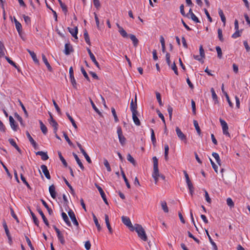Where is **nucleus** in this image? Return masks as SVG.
Listing matches in <instances>:
<instances>
[{
    "mask_svg": "<svg viewBox=\"0 0 250 250\" xmlns=\"http://www.w3.org/2000/svg\"><path fill=\"white\" fill-rule=\"evenodd\" d=\"M135 230L137 233L138 236L143 241H146L147 240L145 229L141 225L135 224L134 228L131 230Z\"/></svg>",
    "mask_w": 250,
    "mask_h": 250,
    "instance_id": "1",
    "label": "nucleus"
},
{
    "mask_svg": "<svg viewBox=\"0 0 250 250\" xmlns=\"http://www.w3.org/2000/svg\"><path fill=\"white\" fill-rule=\"evenodd\" d=\"M153 162V172L152 177L155 180V183L157 184L158 181V178L160 176L158 169V160L156 156L152 158Z\"/></svg>",
    "mask_w": 250,
    "mask_h": 250,
    "instance_id": "2",
    "label": "nucleus"
},
{
    "mask_svg": "<svg viewBox=\"0 0 250 250\" xmlns=\"http://www.w3.org/2000/svg\"><path fill=\"white\" fill-rule=\"evenodd\" d=\"M117 134L120 144L122 146H124L125 143L126 139L123 134L121 126H118L117 127Z\"/></svg>",
    "mask_w": 250,
    "mask_h": 250,
    "instance_id": "3",
    "label": "nucleus"
},
{
    "mask_svg": "<svg viewBox=\"0 0 250 250\" xmlns=\"http://www.w3.org/2000/svg\"><path fill=\"white\" fill-rule=\"evenodd\" d=\"M221 125L222 127L223 134L228 137H230V134L228 132V125L227 123L222 119H219Z\"/></svg>",
    "mask_w": 250,
    "mask_h": 250,
    "instance_id": "4",
    "label": "nucleus"
},
{
    "mask_svg": "<svg viewBox=\"0 0 250 250\" xmlns=\"http://www.w3.org/2000/svg\"><path fill=\"white\" fill-rule=\"evenodd\" d=\"M175 131L176 132V134L178 137V138L182 141H184L185 143L187 142V137L186 135L182 132L181 129L178 127H176Z\"/></svg>",
    "mask_w": 250,
    "mask_h": 250,
    "instance_id": "5",
    "label": "nucleus"
},
{
    "mask_svg": "<svg viewBox=\"0 0 250 250\" xmlns=\"http://www.w3.org/2000/svg\"><path fill=\"white\" fill-rule=\"evenodd\" d=\"M53 228L57 234V236H58V239L60 241L62 245H64L65 243V240H64V239L62 234L61 233L60 230L55 226H54Z\"/></svg>",
    "mask_w": 250,
    "mask_h": 250,
    "instance_id": "6",
    "label": "nucleus"
},
{
    "mask_svg": "<svg viewBox=\"0 0 250 250\" xmlns=\"http://www.w3.org/2000/svg\"><path fill=\"white\" fill-rule=\"evenodd\" d=\"M137 95L135 94L134 102H133V99L131 100L130 103V110L132 113L138 112L137 110Z\"/></svg>",
    "mask_w": 250,
    "mask_h": 250,
    "instance_id": "7",
    "label": "nucleus"
},
{
    "mask_svg": "<svg viewBox=\"0 0 250 250\" xmlns=\"http://www.w3.org/2000/svg\"><path fill=\"white\" fill-rule=\"evenodd\" d=\"M122 220L123 223L126 225L127 227H129L130 229H132L134 227L132 226L131 222L129 218L126 216H123L122 217Z\"/></svg>",
    "mask_w": 250,
    "mask_h": 250,
    "instance_id": "8",
    "label": "nucleus"
},
{
    "mask_svg": "<svg viewBox=\"0 0 250 250\" xmlns=\"http://www.w3.org/2000/svg\"><path fill=\"white\" fill-rule=\"evenodd\" d=\"M68 214L69 216L72 221L73 222V224L77 227H78L79 223L77 220V219L75 216V214L74 213V212L71 209H70L68 212Z\"/></svg>",
    "mask_w": 250,
    "mask_h": 250,
    "instance_id": "9",
    "label": "nucleus"
},
{
    "mask_svg": "<svg viewBox=\"0 0 250 250\" xmlns=\"http://www.w3.org/2000/svg\"><path fill=\"white\" fill-rule=\"evenodd\" d=\"M96 187L97 188V189H98L101 195V197H102L104 202L106 204V205H108V202H107V200L106 198V196H105V194L104 191V190H103L102 188L99 186L98 184H95Z\"/></svg>",
    "mask_w": 250,
    "mask_h": 250,
    "instance_id": "10",
    "label": "nucleus"
},
{
    "mask_svg": "<svg viewBox=\"0 0 250 250\" xmlns=\"http://www.w3.org/2000/svg\"><path fill=\"white\" fill-rule=\"evenodd\" d=\"M87 52L89 55L90 58L92 61L94 63V64L96 65V66L100 69V67L99 65V64L98 62L96 61V58L93 55V54L91 52L90 49L88 48H87Z\"/></svg>",
    "mask_w": 250,
    "mask_h": 250,
    "instance_id": "11",
    "label": "nucleus"
},
{
    "mask_svg": "<svg viewBox=\"0 0 250 250\" xmlns=\"http://www.w3.org/2000/svg\"><path fill=\"white\" fill-rule=\"evenodd\" d=\"M73 51V49L72 45L69 43H67L65 44L64 53L66 55H68L71 52Z\"/></svg>",
    "mask_w": 250,
    "mask_h": 250,
    "instance_id": "12",
    "label": "nucleus"
},
{
    "mask_svg": "<svg viewBox=\"0 0 250 250\" xmlns=\"http://www.w3.org/2000/svg\"><path fill=\"white\" fill-rule=\"evenodd\" d=\"M41 168L42 170L43 173L45 175V177L47 179H50L51 176H50L49 170H48L47 167L44 165H42L41 166Z\"/></svg>",
    "mask_w": 250,
    "mask_h": 250,
    "instance_id": "13",
    "label": "nucleus"
},
{
    "mask_svg": "<svg viewBox=\"0 0 250 250\" xmlns=\"http://www.w3.org/2000/svg\"><path fill=\"white\" fill-rule=\"evenodd\" d=\"M68 30L71 35L75 39H78L77 34L78 32V27H75L74 28L68 27Z\"/></svg>",
    "mask_w": 250,
    "mask_h": 250,
    "instance_id": "14",
    "label": "nucleus"
},
{
    "mask_svg": "<svg viewBox=\"0 0 250 250\" xmlns=\"http://www.w3.org/2000/svg\"><path fill=\"white\" fill-rule=\"evenodd\" d=\"M49 191L52 198L55 199L56 197L57 193L55 191V187L54 185L50 186L49 187Z\"/></svg>",
    "mask_w": 250,
    "mask_h": 250,
    "instance_id": "15",
    "label": "nucleus"
},
{
    "mask_svg": "<svg viewBox=\"0 0 250 250\" xmlns=\"http://www.w3.org/2000/svg\"><path fill=\"white\" fill-rule=\"evenodd\" d=\"M35 153L37 155H40L41 156V159L43 161L47 160L48 159V156L47 154V152H45L43 151H37L35 152Z\"/></svg>",
    "mask_w": 250,
    "mask_h": 250,
    "instance_id": "16",
    "label": "nucleus"
},
{
    "mask_svg": "<svg viewBox=\"0 0 250 250\" xmlns=\"http://www.w3.org/2000/svg\"><path fill=\"white\" fill-rule=\"evenodd\" d=\"M9 122L11 128L14 130L16 131L18 128V125L15 123V121L13 118L11 116H9Z\"/></svg>",
    "mask_w": 250,
    "mask_h": 250,
    "instance_id": "17",
    "label": "nucleus"
},
{
    "mask_svg": "<svg viewBox=\"0 0 250 250\" xmlns=\"http://www.w3.org/2000/svg\"><path fill=\"white\" fill-rule=\"evenodd\" d=\"M72 154H73L74 157L75 158L78 165L80 167V168L82 170H84V166H83L82 162L81 161L80 159H79V158L78 157L77 155L74 152H73Z\"/></svg>",
    "mask_w": 250,
    "mask_h": 250,
    "instance_id": "18",
    "label": "nucleus"
},
{
    "mask_svg": "<svg viewBox=\"0 0 250 250\" xmlns=\"http://www.w3.org/2000/svg\"><path fill=\"white\" fill-rule=\"evenodd\" d=\"M104 217H105V222L107 228L109 230V233L112 234L113 232V230L112 229V228H111L110 223H109V217H108V215L105 214Z\"/></svg>",
    "mask_w": 250,
    "mask_h": 250,
    "instance_id": "19",
    "label": "nucleus"
},
{
    "mask_svg": "<svg viewBox=\"0 0 250 250\" xmlns=\"http://www.w3.org/2000/svg\"><path fill=\"white\" fill-rule=\"evenodd\" d=\"M132 113V119H133L134 124L137 126L140 125L141 122L140 121V120L138 119V118L137 116L138 112H135V113L133 112Z\"/></svg>",
    "mask_w": 250,
    "mask_h": 250,
    "instance_id": "20",
    "label": "nucleus"
},
{
    "mask_svg": "<svg viewBox=\"0 0 250 250\" xmlns=\"http://www.w3.org/2000/svg\"><path fill=\"white\" fill-rule=\"evenodd\" d=\"M42 61L46 65V67H47L48 70L50 72L52 71V68L51 67V65H50L49 63L48 62L47 58H46L45 56L42 54Z\"/></svg>",
    "mask_w": 250,
    "mask_h": 250,
    "instance_id": "21",
    "label": "nucleus"
},
{
    "mask_svg": "<svg viewBox=\"0 0 250 250\" xmlns=\"http://www.w3.org/2000/svg\"><path fill=\"white\" fill-rule=\"evenodd\" d=\"M206 232L207 235L208 236V239L209 240V242H210L211 244L212 245V246L213 247L214 250H218V248H217V245L214 243V242L212 240V238H211L210 236L209 235V234L208 233V230L206 229Z\"/></svg>",
    "mask_w": 250,
    "mask_h": 250,
    "instance_id": "22",
    "label": "nucleus"
},
{
    "mask_svg": "<svg viewBox=\"0 0 250 250\" xmlns=\"http://www.w3.org/2000/svg\"><path fill=\"white\" fill-rule=\"evenodd\" d=\"M39 123L40 124L41 130L44 135H46L47 133V128L46 126L43 124L42 121L40 120Z\"/></svg>",
    "mask_w": 250,
    "mask_h": 250,
    "instance_id": "23",
    "label": "nucleus"
},
{
    "mask_svg": "<svg viewBox=\"0 0 250 250\" xmlns=\"http://www.w3.org/2000/svg\"><path fill=\"white\" fill-rule=\"evenodd\" d=\"M188 14L190 15V18L194 21L197 23L200 22V21L198 20V18L192 12L191 9H189Z\"/></svg>",
    "mask_w": 250,
    "mask_h": 250,
    "instance_id": "24",
    "label": "nucleus"
},
{
    "mask_svg": "<svg viewBox=\"0 0 250 250\" xmlns=\"http://www.w3.org/2000/svg\"><path fill=\"white\" fill-rule=\"evenodd\" d=\"M62 217L64 220V221L65 222V223L69 227L71 226V224L69 220L68 217L66 214L65 212H62Z\"/></svg>",
    "mask_w": 250,
    "mask_h": 250,
    "instance_id": "25",
    "label": "nucleus"
},
{
    "mask_svg": "<svg viewBox=\"0 0 250 250\" xmlns=\"http://www.w3.org/2000/svg\"><path fill=\"white\" fill-rule=\"evenodd\" d=\"M129 36V37H130L131 40L133 42V45L135 47L137 46L138 44V42H139L138 40L136 38V37H135V36L134 35L130 34Z\"/></svg>",
    "mask_w": 250,
    "mask_h": 250,
    "instance_id": "26",
    "label": "nucleus"
},
{
    "mask_svg": "<svg viewBox=\"0 0 250 250\" xmlns=\"http://www.w3.org/2000/svg\"><path fill=\"white\" fill-rule=\"evenodd\" d=\"M92 216H93V220H94V222L95 224V225L96 226V227L97 228V229L99 231H101V229H102V228L100 226V224L99 223V222H98V219L97 218L96 216H95V215L94 214H92Z\"/></svg>",
    "mask_w": 250,
    "mask_h": 250,
    "instance_id": "27",
    "label": "nucleus"
},
{
    "mask_svg": "<svg viewBox=\"0 0 250 250\" xmlns=\"http://www.w3.org/2000/svg\"><path fill=\"white\" fill-rule=\"evenodd\" d=\"M120 169H121V173H122V175L123 176V178L125 183V184H126V187H127V188H130V185L128 181V180L126 178V176H125V175L124 172V171L123 170V169L121 167H120Z\"/></svg>",
    "mask_w": 250,
    "mask_h": 250,
    "instance_id": "28",
    "label": "nucleus"
},
{
    "mask_svg": "<svg viewBox=\"0 0 250 250\" xmlns=\"http://www.w3.org/2000/svg\"><path fill=\"white\" fill-rule=\"evenodd\" d=\"M5 47L3 44L0 42V58L3 57L5 56Z\"/></svg>",
    "mask_w": 250,
    "mask_h": 250,
    "instance_id": "29",
    "label": "nucleus"
},
{
    "mask_svg": "<svg viewBox=\"0 0 250 250\" xmlns=\"http://www.w3.org/2000/svg\"><path fill=\"white\" fill-rule=\"evenodd\" d=\"M83 36H84V40H85V42L88 45H90L91 42H90V39H89V35H88V32L86 31V30H85L84 31Z\"/></svg>",
    "mask_w": 250,
    "mask_h": 250,
    "instance_id": "30",
    "label": "nucleus"
},
{
    "mask_svg": "<svg viewBox=\"0 0 250 250\" xmlns=\"http://www.w3.org/2000/svg\"><path fill=\"white\" fill-rule=\"evenodd\" d=\"M38 211H39L40 214L41 215V216L42 218V220H43L44 223H45V224L46 226H49V223H48L46 218L45 217V215H44L43 212L42 211V210L40 209L38 210Z\"/></svg>",
    "mask_w": 250,
    "mask_h": 250,
    "instance_id": "31",
    "label": "nucleus"
},
{
    "mask_svg": "<svg viewBox=\"0 0 250 250\" xmlns=\"http://www.w3.org/2000/svg\"><path fill=\"white\" fill-rule=\"evenodd\" d=\"M151 131V139L153 144V145L155 146L156 144V140L154 132L153 129H150Z\"/></svg>",
    "mask_w": 250,
    "mask_h": 250,
    "instance_id": "32",
    "label": "nucleus"
},
{
    "mask_svg": "<svg viewBox=\"0 0 250 250\" xmlns=\"http://www.w3.org/2000/svg\"><path fill=\"white\" fill-rule=\"evenodd\" d=\"M42 202L43 205L47 209L49 214L52 215L53 214V210H52V209L49 207L47 203L43 200H42Z\"/></svg>",
    "mask_w": 250,
    "mask_h": 250,
    "instance_id": "33",
    "label": "nucleus"
},
{
    "mask_svg": "<svg viewBox=\"0 0 250 250\" xmlns=\"http://www.w3.org/2000/svg\"><path fill=\"white\" fill-rule=\"evenodd\" d=\"M210 91L211 92L212 98L213 100H214L215 103V104L216 103H218V99H217V96L216 94L215 90L213 89V88H211Z\"/></svg>",
    "mask_w": 250,
    "mask_h": 250,
    "instance_id": "34",
    "label": "nucleus"
},
{
    "mask_svg": "<svg viewBox=\"0 0 250 250\" xmlns=\"http://www.w3.org/2000/svg\"><path fill=\"white\" fill-rule=\"evenodd\" d=\"M212 155L215 158L217 163L220 166L221 165V160L220 159V157H219L218 154L216 152H213L212 153Z\"/></svg>",
    "mask_w": 250,
    "mask_h": 250,
    "instance_id": "35",
    "label": "nucleus"
},
{
    "mask_svg": "<svg viewBox=\"0 0 250 250\" xmlns=\"http://www.w3.org/2000/svg\"><path fill=\"white\" fill-rule=\"evenodd\" d=\"M218 13H219V15L221 19V21H222V22L224 23V25H225V23H226V18H225V16L223 13V11L219 9V11H218Z\"/></svg>",
    "mask_w": 250,
    "mask_h": 250,
    "instance_id": "36",
    "label": "nucleus"
},
{
    "mask_svg": "<svg viewBox=\"0 0 250 250\" xmlns=\"http://www.w3.org/2000/svg\"><path fill=\"white\" fill-rule=\"evenodd\" d=\"M66 116H67L68 118L69 119V120H70V121L71 122V123H72V125L73 126V127L75 128V129H77V125L75 123V122L74 121V120L73 119V118L69 115V113H66Z\"/></svg>",
    "mask_w": 250,
    "mask_h": 250,
    "instance_id": "37",
    "label": "nucleus"
},
{
    "mask_svg": "<svg viewBox=\"0 0 250 250\" xmlns=\"http://www.w3.org/2000/svg\"><path fill=\"white\" fill-rule=\"evenodd\" d=\"M161 207L165 212H168V208L167 206V204L166 201H162L161 203Z\"/></svg>",
    "mask_w": 250,
    "mask_h": 250,
    "instance_id": "38",
    "label": "nucleus"
},
{
    "mask_svg": "<svg viewBox=\"0 0 250 250\" xmlns=\"http://www.w3.org/2000/svg\"><path fill=\"white\" fill-rule=\"evenodd\" d=\"M89 101L90 102V104L93 107V108L94 109V110L97 113H98L99 115H101L102 113L101 112L99 111V110L97 108V107L96 106V105H95L94 102H93V101L91 100V99L90 98H89Z\"/></svg>",
    "mask_w": 250,
    "mask_h": 250,
    "instance_id": "39",
    "label": "nucleus"
},
{
    "mask_svg": "<svg viewBox=\"0 0 250 250\" xmlns=\"http://www.w3.org/2000/svg\"><path fill=\"white\" fill-rule=\"evenodd\" d=\"M194 126L199 135L201 134V131L199 126L198 123L196 120H193Z\"/></svg>",
    "mask_w": 250,
    "mask_h": 250,
    "instance_id": "40",
    "label": "nucleus"
},
{
    "mask_svg": "<svg viewBox=\"0 0 250 250\" xmlns=\"http://www.w3.org/2000/svg\"><path fill=\"white\" fill-rule=\"evenodd\" d=\"M127 160L130 162L134 166H136V163L134 159L132 157L130 154H128L127 155Z\"/></svg>",
    "mask_w": 250,
    "mask_h": 250,
    "instance_id": "41",
    "label": "nucleus"
},
{
    "mask_svg": "<svg viewBox=\"0 0 250 250\" xmlns=\"http://www.w3.org/2000/svg\"><path fill=\"white\" fill-rule=\"evenodd\" d=\"M242 31V29L241 30H236L235 32L232 35L231 37L233 39H236L237 38L240 37Z\"/></svg>",
    "mask_w": 250,
    "mask_h": 250,
    "instance_id": "42",
    "label": "nucleus"
},
{
    "mask_svg": "<svg viewBox=\"0 0 250 250\" xmlns=\"http://www.w3.org/2000/svg\"><path fill=\"white\" fill-rule=\"evenodd\" d=\"M5 59L7 60V61L9 63H10L11 65L13 66L15 68L18 69V66L16 64V63L14 62L13 61H12L9 58L5 56Z\"/></svg>",
    "mask_w": 250,
    "mask_h": 250,
    "instance_id": "43",
    "label": "nucleus"
},
{
    "mask_svg": "<svg viewBox=\"0 0 250 250\" xmlns=\"http://www.w3.org/2000/svg\"><path fill=\"white\" fill-rule=\"evenodd\" d=\"M81 152L83 153V156H84L85 159L86 160L87 162L90 164L91 163V160L89 157V156L88 155V154L86 153V152H85V151L84 150H83Z\"/></svg>",
    "mask_w": 250,
    "mask_h": 250,
    "instance_id": "44",
    "label": "nucleus"
},
{
    "mask_svg": "<svg viewBox=\"0 0 250 250\" xmlns=\"http://www.w3.org/2000/svg\"><path fill=\"white\" fill-rule=\"evenodd\" d=\"M81 71L82 74H83V76L84 77V78L86 79V80L88 81V82H90V79H89L87 73L86 72L84 68L82 66L81 67Z\"/></svg>",
    "mask_w": 250,
    "mask_h": 250,
    "instance_id": "45",
    "label": "nucleus"
},
{
    "mask_svg": "<svg viewBox=\"0 0 250 250\" xmlns=\"http://www.w3.org/2000/svg\"><path fill=\"white\" fill-rule=\"evenodd\" d=\"M15 26L19 34L21 32V24L18 21H16Z\"/></svg>",
    "mask_w": 250,
    "mask_h": 250,
    "instance_id": "46",
    "label": "nucleus"
},
{
    "mask_svg": "<svg viewBox=\"0 0 250 250\" xmlns=\"http://www.w3.org/2000/svg\"><path fill=\"white\" fill-rule=\"evenodd\" d=\"M58 155H59L60 159L61 161V162H62V163L63 164V165L65 167H66L67 166V164L65 160L64 159V158L62 155V154H61V153L60 152H58Z\"/></svg>",
    "mask_w": 250,
    "mask_h": 250,
    "instance_id": "47",
    "label": "nucleus"
},
{
    "mask_svg": "<svg viewBox=\"0 0 250 250\" xmlns=\"http://www.w3.org/2000/svg\"><path fill=\"white\" fill-rule=\"evenodd\" d=\"M216 50L217 52V56L219 59H221L222 57V52L221 48L220 46H216Z\"/></svg>",
    "mask_w": 250,
    "mask_h": 250,
    "instance_id": "48",
    "label": "nucleus"
},
{
    "mask_svg": "<svg viewBox=\"0 0 250 250\" xmlns=\"http://www.w3.org/2000/svg\"><path fill=\"white\" fill-rule=\"evenodd\" d=\"M119 32L122 36V37H123L124 38H127V36H128L127 33L124 29L123 28H121L120 30H119Z\"/></svg>",
    "mask_w": 250,
    "mask_h": 250,
    "instance_id": "49",
    "label": "nucleus"
},
{
    "mask_svg": "<svg viewBox=\"0 0 250 250\" xmlns=\"http://www.w3.org/2000/svg\"><path fill=\"white\" fill-rule=\"evenodd\" d=\"M111 112L113 114L115 122H118L119 121V120L116 114L115 109L114 107L111 108Z\"/></svg>",
    "mask_w": 250,
    "mask_h": 250,
    "instance_id": "50",
    "label": "nucleus"
},
{
    "mask_svg": "<svg viewBox=\"0 0 250 250\" xmlns=\"http://www.w3.org/2000/svg\"><path fill=\"white\" fill-rule=\"evenodd\" d=\"M217 33L218 35V38L219 39V40L221 42H223L224 41V38L223 37V34H222V30L221 29L219 28L217 30Z\"/></svg>",
    "mask_w": 250,
    "mask_h": 250,
    "instance_id": "51",
    "label": "nucleus"
},
{
    "mask_svg": "<svg viewBox=\"0 0 250 250\" xmlns=\"http://www.w3.org/2000/svg\"><path fill=\"white\" fill-rule=\"evenodd\" d=\"M104 166L106 167L107 170L109 172L111 171V167H110L108 161L106 159H104Z\"/></svg>",
    "mask_w": 250,
    "mask_h": 250,
    "instance_id": "52",
    "label": "nucleus"
},
{
    "mask_svg": "<svg viewBox=\"0 0 250 250\" xmlns=\"http://www.w3.org/2000/svg\"><path fill=\"white\" fill-rule=\"evenodd\" d=\"M199 53H200V56L202 58H205V54L204 50L203 48V46L201 45L199 47Z\"/></svg>",
    "mask_w": 250,
    "mask_h": 250,
    "instance_id": "53",
    "label": "nucleus"
},
{
    "mask_svg": "<svg viewBox=\"0 0 250 250\" xmlns=\"http://www.w3.org/2000/svg\"><path fill=\"white\" fill-rule=\"evenodd\" d=\"M156 98H157V100H158L159 105L160 106L163 105V103H162V102L161 100V94L159 92H157L156 93Z\"/></svg>",
    "mask_w": 250,
    "mask_h": 250,
    "instance_id": "54",
    "label": "nucleus"
},
{
    "mask_svg": "<svg viewBox=\"0 0 250 250\" xmlns=\"http://www.w3.org/2000/svg\"><path fill=\"white\" fill-rule=\"evenodd\" d=\"M63 136L65 139V140L67 141V142L68 143V144L70 146H73V143H72V142L70 141V140L69 139V137H68L67 135L66 134L65 132H63Z\"/></svg>",
    "mask_w": 250,
    "mask_h": 250,
    "instance_id": "55",
    "label": "nucleus"
},
{
    "mask_svg": "<svg viewBox=\"0 0 250 250\" xmlns=\"http://www.w3.org/2000/svg\"><path fill=\"white\" fill-rule=\"evenodd\" d=\"M64 181L66 185L70 188V189L71 190V194H74V190L73 188L70 185V184L69 183V182L67 181V180L65 178L64 179Z\"/></svg>",
    "mask_w": 250,
    "mask_h": 250,
    "instance_id": "56",
    "label": "nucleus"
},
{
    "mask_svg": "<svg viewBox=\"0 0 250 250\" xmlns=\"http://www.w3.org/2000/svg\"><path fill=\"white\" fill-rule=\"evenodd\" d=\"M22 17L24 19V21L26 24H29L30 23L31 20L29 17L26 16L25 15H23Z\"/></svg>",
    "mask_w": 250,
    "mask_h": 250,
    "instance_id": "57",
    "label": "nucleus"
},
{
    "mask_svg": "<svg viewBox=\"0 0 250 250\" xmlns=\"http://www.w3.org/2000/svg\"><path fill=\"white\" fill-rule=\"evenodd\" d=\"M171 68L174 71V73L176 75H178V72L176 64L174 62L171 64Z\"/></svg>",
    "mask_w": 250,
    "mask_h": 250,
    "instance_id": "58",
    "label": "nucleus"
},
{
    "mask_svg": "<svg viewBox=\"0 0 250 250\" xmlns=\"http://www.w3.org/2000/svg\"><path fill=\"white\" fill-rule=\"evenodd\" d=\"M205 197L206 201L208 203L210 204L211 202V200L209 196L208 192L206 190H205Z\"/></svg>",
    "mask_w": 250,
    "mask_h": 250,
    "instance_id": "59",
    "label": "nucleus"
},
{
    "mask_svg": "<svg viewBox=\"0 0 250 250\" xmlns=\"http://www.w3.org/2000/svg\"><path fill=\"white\" fill-rule=\"evenodd\" d=\"M227 205L230 208L234 207V203L230 198H228L227 199Z\"/></svg>",
    "mask_w": 250,
    "mask_h": 250,
    "instance_id": "60",
    "label": "nucleus"
},
{
    "mask_svg": "<svg viewBox=\"0 0 250 250\" xmlns=\"http://www.w3.org/2000/svg\"><path fill=\"white\" fill-rule=\"evenodd\" d=\"M191 107L192 113L194 115L196 114V105L195 102L192 100H191Z\"/></svg>",
    "mask_w": 250,
    "mask_h": 250,
    "instance_id": "61",
    "label": "nucleus"
},
{
    "mask_svg": "<svg viewBox=\"0 0 250 250\" xmlns=\"http://www.w3.org/2000/svg\"><path fill=\"white\" fill-rule=\"evenodd\" d=\"M93 4L95 7L98 9L101 7V3L99 0H93Z\"/></svg>",
    "mask_w": 250,
    "mask_h": 250,
    "instance_id": "62",
    "label": "nucleus"
},
{
    "mask_svg": "<svg viewBox=\"0 0 250 250\" xmlns=\"http://www.w3.org/2000/svg\"><path fill=\"white\" fill-rule=\"evenodd\" d=\"M32 60L35 62V63L37 64H39V61L38 59L37 58L36 54L32 52Z\"/></svg>",
    "mask_w": 250,
    "mask_h": 250,
    "instance_id": "63",
    "label": "nucleus"
},
{
    "mask_svg": "<svg viewBox=\"0 0 250 250\" xmlns=\"http://www.w3.org/2000/svg\"><path fill=\"white\" fill-rule=\"evenodd\" d=\"M70 81H71V83H72V85L73 87L74 88L77 89V83H76V80H75V79L74 78V77L70 78Z\"/></svg>",
    "mask_w": 250,
    "mask_h": 250,
    "instance_id": "64",
    "label": "nucleus"
}]
</instances>
